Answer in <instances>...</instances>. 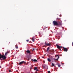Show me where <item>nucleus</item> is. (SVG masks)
<instances>
[{
  "mask_svg": "<svg viewBox=\"0 0 73 73\" xmlns=\"http://www.w3.org/2000/svg\"><path fill=\"white\" fill-rule=\"evenodd\" d=\"M57 23L58 25H62V24L61 23V22L58 21Z\"/></svg>",
  "mask_w": 73,
  "mask_h": 73,
  "instance_id": "obj_5",
  "label": "nucleus"
},
{
  "mask_svg": "<svg viewBox=\"0 0 73 73\" xmlns=\"http://www.w3.org/2000/svg\"><path fill=\"white\" fill-rule=\"evenodd\" d=\"M34 70H37V67H35Z\"/></svg>",
  "mask_w": 73,
  "mask_h": 73,
  "instance_id": "obj_16",
  "label": "nucleus"
},
{
  "mask_svg": "<svg viewBox=\"0 0 73 73\" xmlns=\"http://www.w3.org/2000/svg\"><path fill=\"white\" fill-rule=\"evenodd\" d=\"M28 60H29V59H28Z\"/></svg>",
  "mask_w": 73,
  "mask_h": 73,
  "instance_id": "obj_33",
  "label": "nucleus"
},
{
  "mask_svg": "<svg viewBox=\"0 0 73 73\" xmlns=\"http://www.w3.org/2000/svg\"><path fill=\"white\" fill-rule=\"evenodd\" d=\"M56 19L58 20H59L60 19V18H57Z\"/></svg>",
  "mask_w": 73,
  "mask_h": 73,
  "instance_id": "obj_19",
  "label": "nucleus"
},
{
  "mask_svg": "<svg viewBox=\"0 0 73 73\" xmlns=\"http://www.w3.org/2000/svg\"><path fill=\"white\" fill-rule=\"evenodd\" d=\"M57 29H58V28H57Z\"/></svg>",
  "mask_w": 73,
  "mask_h": 73,
  "instance_id": "obj_31",
  "label": "nucleus"
},
{
  "mask_svg": "<svg viewBox=\"0 0 73 73\" xmlns=\"http://www.w3.org/2000/svg\"><path fill=\"white\" fill-rule=\"evenodd\" d=\"M55 57H58V58L57 59L54 58V60H56V61H58V58H59V56H58V55H56L55 56Z\"/></svg>",
  "mask_w": 73,
  "mask_h": 73,
  "instance_id": "obj_4",
  "label": "nucleus"
},
{
  "mask_svg": "<svg viewBox=\"0 0 73 73\" xmlns=\"http://www.w3.org/2000/svg\"><path fill=\"white\" fill-rule=\"evenodd\" d=\"M36 71H38V69H36Z\"/></svg>",
  "mask_w": 73,
  "mask_h": 73,
  "instance_id": "obj_27",
  "label": "nucleus"
},
{
  "mask_svg": "<svg viewBox=\"0 0 73 73\" xmlns=\"http://www.w3.org/2000/svg\"><path fill=\"white\" fill-rule=\"evenodd\" d=\"M26 52L27 53H29V54H30V53H31V52L29 50H27L26 51Z\"/></svg>",
  "mask_w": 73,
  "mask_h": 73,
  "instance_id": "obj_9",
  "label": "nucleus"
},
{
  "mask_svg": "<svg viewBox=\"0 0 73 73\" xmlns=\"http://www.w3.org/2000/svg\"><path fill=\"white\" fill-rule=\"evenodd\" d=\"M57 48L58 49H59L60 50H61V48H62V46H60L59 45H58L57 44L56 45Z\"/></svg>",
  "mask_w": 73,
  "mask_h": 73,
  "instance_id": "obj_3",
  "label": "nucleus"
},
{
  "mask_svg": "<svg viewBox=\"0 0 73 73\" xmlns=\"http://www.w3.org/2000/svg\"><path fill=\"white\" fill-rule=\"evenodd\" d=\"M47 60H48V61H49V62H50V61H51L50 60V59H49V58H47Z\"/></svg>",
  "mask_w": 73,
  "mask_h": 73,
  "instance_id": "obj_13",
  "label": "nucleus"
},
{
  "mask_svg": "<svg viewBox=\"0 0 73 73\" xmlns=\"http://www.w3.org/2000/svg\"><path fill=\"white\" fill-rule=\"evenodd\" d=\"M15 48L16 49H18V46H17H17H15Z\"/></svg>",
  "mask_w": 73,
  "mask_h": 73,
  "instance_id": "obj_18",
  "label": "nucleus"
},
{
  "mask_svg": "<svg viewBox=\"0 0 73 73\" xmlns=\"http://www.w3.org/2000/svg\"><path fill=\"white\" fill-rule=\"evenodd\" d=\"M42 58H44V56H42Z\"/></svg>",
  "mask_w": 73,
  "mask_h": 73,
  "instance_id": "obj_26",
  "label": "nucleus"
},
{
  "mask_svg": "<svg viewBox=\"0 0 73 73\" xmlns=\"http://www.w3.org/2000/svg\"><path fill=\"white\" fill-rule=\"evenodd\" d=\"M45 45L46 46H50V44L49 43L47 44L46 43V42H45Z\"/></svg>",
  "mask_w": 73,
  "mask_h": 73,
  "instance_id": "obj_6",
  "label": "nucleus"
},
{
  "mask_svg": "<svg viewBox=\"0 0 73 73\" xmlns=\"http://www.w3.org/2000/svg\"><path fill=\"white\" fill-rule=\"evenodd\" d=\"M61 56H62V55H61Z\"/></svg>",
  "mask_w": 73,
  "mask_h": 73,
  "instance_id": "obj_32",
  "label": "nucleus"
},
{
  "mask_svg": "<svg viewBox=\"0 0 73 73\" xmlns=\"http://www.w3.org/2000/svg\"><path fill=\"white\" fill-rule=\"evenodd\" d=\"M72 46H73V42L72 43Z\"/></svg>",
  "mask_w": 73,
  "mask_h": 73,
  "instance_id": "obj_25",
  "label": "nucleus"
},
{
  "mask_svg": "<svg viewBox=\"0 0 73 73\" xmlns=\"http://www.w3.org/2000/svg\"><path fill=\"white\" fill-rule=\"evenodd\" d=\"M26 41H27V42H29V40H27Z\"/></svg>",
  "mask_w": 73,
  "mask_h": 73,
  "instance_id": "obj_22",
  "label": "nucleus"
},
{
  "mask_svg": "<svg viewBox=\"0 0 73 73\" xmlns=\"http://www.w3.org/2000/svg\"><path fill=\"white\" fill-rule=\"evenodd\" d=\"M50 73V71H48V73Z\"/></svg>",
  "mask_w": 73,
  "mask_h": 73,
  "instance_id": "obj_23",
  "label": "nucleus"
},
{
  "mask_svg": "<svg viewBox=\"0 0 73 73\" xmlns=\"http://www.w3.org/2000/svg\"><path fill=\"white\" fill-rule=\"evenodd\" d=\"M52 66H54V64L53 63L52 64Z\"/></svg>",
  "mask_w": 73,
  "mask_h": 73,
  "instance_id": "obj_17",
  "label": "nucleus"
},
{
  "mask_svg": "<svg viewBox=\"0 0 73 73\" xmlns=\"http://www.w3.org/2000/svg\"><path fill=\"white\" fill-rule=\"evenodd\" d=\"M42 67L43 68H45V67H46V65H44L43 66H42Z\"/></svg>",
  "mask_w": 73,
  "mask_h": 73,
  "instance_id": "obj_12",
  "label": "nucleus"
},
{
  "mask_svg": "<svg viewBox=\"0 0 73 73\" xmlns=\"http://www.w3.org/2000/svg\"><path fill=\"white\" fill-rule=\"evenodd\" d=\"M24 62V63L25 64V62L23 61L19 62V65H21V64H23Z\"/></svg>",
  "mask_w": 73,
  "mask_h": 73,
  "instance_id": "obj_7",
  "label": "nucleus"
},
{
  "mask_svg": "<svg viewBox=\"0 0 73 73\" xmlns=\"http://www.w3.org/2000/svg\"><path fill=\"white\" fill-rule=\"evenodd\" d=\"M33 50H34V48H33Z\"/></svg>",
  "mask_w": 73,
  "mask_h": 73,
  "instance_id": "obj_28",
  "label": "nucleus"
},
{
  "mask_svg": "<svg viewBox=\"0 0 73 73\" xmlns=\"http://www.w3.org/2000/svg\"><path fill=\"white\" fill-rule=\"evenodd\" d=\"M1 58H3V60H5L6 59V57L5 55H1L0 54V59H1Z\"/></svg>",
  "mask_w": 73,
  "mask_h": 73,
  "instance_id": "obj_1",
  "label": "nucleus"
},
{
  "mask_svg": "<svg viewBox=\"0 0 73 73\" xmlns=\"http://www.w3.org/2000/svg\"><path fill=\"white\" fill-rule=\"evenodd\" d=\"M31 60L32 61H34V62H37V60L35 59L34 60H33V59H31Z\"/></svg>",
  "mask_w": 73,
  "mask_h": 73,
  "instance_id": "obj_10",
  "label": "nucleus"
},
{
  "mask_svg": "<svg viewBox=\"0 0 73 73\" xmlns=\"http://www.w3.org/2000/svg\"><path fill=\"white\" fill-rule=\"evenodd\" d=\"M49 48H49V47H48L47 48V52L49 50Z\"/></svg>",
  "mask_w": 73,
  "mask_h": 73,
  "instance_id": "obj_15",
  "label": "nucleus"
},
{
  "mask_svg": "<svg viewBox=\"0 0 73 73\" xmlns=\"http://www.w3.org/2000/svg\"><path fill=\"white\" fill-rule=\"evenodd\" d=\"M8 53H9V51H7V52H6L5 54V56H7V54H8Z\"/></svg>",
  "mask_w": 73,
  "mask_h": 73,
  "instance_id": "obj_11",
  "label": "nucleus"
},
{
  "mask_svg": "<svg viewBox=\"0 0 73 73\" xmlns=\"http://www.w3.org/2000/svg\"><path fill=\"white\" fill-rule=\"evenodd\" d=\"M44 26H43V27H42V28H43V30H44V29H45V28H44Z\"/></svg>",
  "mask_w": 73,
  "mask_h": 73,
  "instance_id": "obj_21",
  "label": "nucleus"
},
{
  "mask_svg": "<svg viewBox=\"0 0 73 73\" xmlns=\"http://www.w3.org/2000/svg\"><path fill=\"white\" fill-rule=\"evenodd\" d=\"M57 21H53V23L54 24V25H58V23H57Z\"/></svg>",
  "mask_w": 73,
  "mask_h": 73,
  "instance_id": "obj_2",
  "label": "nucleus"
},
{
  "mask_svg": "<svg viewBox=\"0 0 73 73\" xmlns=\"http://www.w3.org/2000/svg\"><path fill=\"white\" fill-rule=\"evenodd\" d=\"M63 49H64V51L65 52H67L68 51V48H65L64 47H63Z\"/></svg>",
  "mask_w": 73,
  "mask_h": 73,
  "instance_id": "obj_8",
  "label": "nucleus"
},
{
  "mask_svg": "<svg viewBox=\"0 0 73 73\" xmlns=\"http://www.w3.org/2000/svg\"><path fill=\"white\" fill-rule=\"evenodd\" d=\"M0 68H1V66H0Z\"/></svg>",
  "mask_w": 73,
  "mask_h": 73,
  "instance_id": "obj_30",
  "label": "nucleus"
},
{
  "mask_svg": "<svg viewBox=\"0 0 73 73\" xmlns=\"http://www.w3.org/2000/svg\"><path fill=\"white\" fill-rule=\"evenodd\" d=\"M0 60H2V59H1V58L0 59Z\"/></svg>",
  "mask_w": 73,
  "mask_h": 73,
  "instance_id": "obj_29",
  "label": "nucleus"
},
{
  "mask_svg": "<svg viewBox=\"0 0 73 73\" xmlns=\"http://www.w3.org/2000/svg\"><path fill=\"white\" fill-rule=\"evenodd\" d=\"M32 40L33 42L35 41V39H34V37L32 38Z\"/></svg>",
  "mask_w": 73,
  "mask_h": 73,
  "instance_id": "obj_14",
  "label": "nucleus"
},
{
  "mask_svg": "<svg viewBox=\"0 0 73 73\" xmlns=\"http://www.w3.org/2000/svg\"><path fill=\"white\" fill-rule=\"evenodd\" d=\"M58 66L59 67H60V66H61V65H60V64H58Z\"/></svg>",
  "mask_w": 73,
  "mask_h": 73,
  "instance_id": "obj_20",
  "label": "nucleus"
},
{
  "mask_svg": "<svg viewBox=\"0 0 73 73\" xmlns=\"http://www.w3.org/2000/svg\"><path fill=\"white\" fill-rule=\"evenodd\" d=\"M9 72H11V71L10 70H9Z\"/></svg>",
  "mask_w": 73,
  "mask_h": 73,
  "instance_id": "obj_24",
  "label": "nucleus"
}]
</instances>
